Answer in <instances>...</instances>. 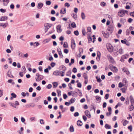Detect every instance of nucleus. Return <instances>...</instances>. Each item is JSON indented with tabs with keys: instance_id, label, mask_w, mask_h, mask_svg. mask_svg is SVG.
<instances>
[{
	"instance_id": "dca6fc26",
	"label": "nucleus",
	"mask_w": 134,
	"mask_h": 134,
	"mask_svg": "<svg viewBox=\"0 0 134 134\" xmlns=\"http://www.w3.org/2000/svg\"><path fill=\"white\" fill-rule=\"evenodd\" d=\"M87 35H90L91 34V28L90 27H88L87 28Z\"/></svg>"
},
{
	"instance_id": "864d4df0",
	"label": "nucleus",
	"mask_w": 134,
	"mask_h": 134,
	"mask_svg": "<svg viewBox=\"0 0 134 134\" xmlns=\"http://www.w3.org/2000/svg\"><path fill=\"white\" fill-rule=\"evenodd\" d=\"M132 126L131 125H130L128 127V129L130 130L131 132L132 130Z\"/></svg>"
},
{
	"instance_id": "9b49d317",
	"label": "nucleus",
	"mask_w": 134,
	"mask_h": 134,
	"mask_svg": "<svg viewBox=\"0 0 134 134\" xmlns=\"http://www.w3.org/2000/svg\"><path fill=\"white\" fill-rule=\"evenodd\" d=\"M8 18L7 16H2L1 18H0V21H5L7 20Z\"/></svg>"
},
{
	"instance_id": "39448f33",
	"label": "nucleus",
	"mask_w": 134,
	"mask_h": 134,
	"mask_svg": "<svg viewBox=\"0 0 134 134\" xmlns=\"http://www.w3.org/2000/svg\"><path fill=\"white\" fill-rule=\"evenodd\" d=\"M71 48L72 50L74 49L76 47V44L75 40L74 39H72L71 41Z\"/></svg>"
},
{
	"instance_id": "bf43d9fd",
	"label": "nucleus",
	"mask_w": 134,
	"mask_h": 134,
	"mask_svg": "<svg viewBox=\"0 0 134 134\" xmlns=\"http://www.w3.org/2000/svg\"><path fill=\"white\" fill-rule=\"evenodd\" d=\"M113 54H114V55L116 57L118 55L119 52L118 51H117V52H114Z\"/></svg>"
},
{
	"instance_id": "a878e982",
	"label": "nucleus",
	"mask_w": 134,
	"mask_h": 134,
	"mask_svg": "<svg viewBox=\"0 0 134 134\" xmlns=\"http://www.w3.org/2000/svg\"><path fill=\"white\" fill-rule=\"evenodd\" d=\"M1 26L4 28L5 27L8 25L7 23H1Z\"/></svg>"
},
{
	"instance_id": "49530a36",
	"label": "nucleus",
	"mask_w": 134,
	"mask_h": 134,
	"mask_svg": "<svg viewBox=\"0 0 134 134\" xmlns=\"http://www.w3.org/2000/svg\"><path fill=\"white\" fill-rule=\"evenodd\" d=\"M52 87V85L51 84H49L46 87L48 89H50Z\"/></svg>"
},
{
	"instance_id": "aec40b11",
	"label": "nucleus",
	"mask_w": 134,
	"mask_h": 134,
	"mask_svg": "<svg viewBox=\"0 0 134 134\" xmlns=\"http://www.w3.org/2000/svg\"><path fill=\"white\" fill-rule=\"evenodd\" d=\"M123 122V125L124 126H125L128 123V121L126 120H124L123 119L122 120V122Z\"/></svg>"
},
{
	"instance_id": "2eb2a0df",
	"label": "nucleus",
	"mask_w": 134,
	"mask_h": 134,
	"mask_svg": "<svg viewBox=\"0 0 134 134\" xmlns=\"http://www.w3.org/2000/svg\"><path fill=\"white\" fill-rule=\"evenodd\" d=\"M60 13L62 14H64L66 13V9L65 8H63L60 11Z\"/></svg>"
},
{
	"instance_id": "58836bf2",
	"label": "nucleus",
	"mask_w": 134,
	"mask_h": 134,
	"mask_svg": "<svg viewBox=\"0 0 134 134\" xmlns=\"http://www.w3.org/2000/svg\"><path fill=\"white\" fill-rule=\"evenodd\" d=\"M51 4V2L50 1H46V5H50Z\"/></svg>"
},
{
	"instance_id": "c756f323",
	"label": "nucleus",
	"mask_w": 134,
	"mask_h": 134,
	"mask_svg": "<svg viewBox=\"0 0 134 134\" xmlns=\"http://www.w3.org/2000/svg\"><path fill=\"white\" fill-rule=\"evenodd\" d=\"M105 127L107 129H110L111 128V126L110 125H109L107 124H106L105 126Z\"/></svg>"
},
{
	"instance_id": "4be33fe9",
	"label": "nucleus",
	"mask_w": 134,
	"mask_h": 134,
	"mask_svg": "<svg viewBox=\"0 0 134 134\" xmlns=\"http://www.w3.org/2000/svg\"><path fill=\"white\" fill-rule=\"evenodd\" d=\"M77 124L79 126H81L82 125V123L81 121L79 120L77 122Z\"/></svg>"
},
{
	"instance_id": "4d7b16f0",
	"label": "nucleus",
	"mask_w": 134,
	"mask_h": 134,
	"mask_svg": "<svg viewBox=\"0 0 134 134\" xmlns=\"http://www.w3.org/2000/svg\"><path fill=\"white\" fill-rule=\"evenodd\" d=\"M64 52L66 54H67L68 52V49H64Z\"/></svg>"
},
{
	"instance_id": "20e7f679",
	"label": "nucleus",
	"mask_w": 134,
	"mask_h": 134,
	"mask_svg": "<svg viewBox=\"0 0 134 134\" xmlns=\"http://www.w3.org/2000/svg\"><path fill=\"white\" fill-rule=\"evenodd\" d=\"M107 31H108L111 34L113 31L114 27L112 24L108 26V27L107 29Z\"/></svg>"
},
{
	"instance_id": "6e6d98bb",
	"label": "nucleus",
	"mask_w": 134,
	"mask_h": 134,
	"mask_svg": "<svg viewBox=\"0 0 134 134\" xmlns=\"http://www.w3.org/2000/svg\"><path fill=\"white\" fill-rule=\"evenodd\" d=\"M43 77H44V76L43 75H40V77L39 78H40L38 80H39V81H40L41 80L43 79Z\"/></svg>"
},
{
	"instance_id": "052dcab7",
	"label": "nucleus",
	"mask_w": 134,
	"mask_h": 134,
	"mask_svg": "<svg viewBox=\"0 0 134 134\" xmlns=\"http://www.w3.org/2000/svg\"><path fill=\"white\" fill-rule=\"evenodd\" d=\"M55 65V63L54 62H52L51 64V65L52 67H53Z\"/></svg>"
},
{
	"instance_id": "412c9836",
	"label": "nucleus",
	"mask_w": 134,
	"mask_h": 134,
	"mask_svg": "<svg viewBox=\"0 0 134 134\" xmlns=\"http://www.w3.org/2000/svg\"><path fill=\"white\" fill-rule=\"evenodd\" d=\"M111 71L115 72H117L118 71V69L115 66L113 67V69H111Z\"/></svg>"
},
{
	"instance_id": "a211bd4d",
	"label": "nucleus",
	"mask_w": 134,
	"mask_h": 134,
	"mask_svg": "<svg viewBox=\"0 0 134 134\" xmlns=\"http://www.w3.org/2000/svg\"><path fill=\"white\" fill-rule=\"evenodd\" d=\"M43 4L41 2H39L38 4L37 8L38 9H41L43 7Z\"/></svg>"
},
{
	"instance_id": "13d9d810",
	"label": "nucleus",
	"mask_w": 134,
	"mask_h": 134,
	"mask_svg": "<svg viewBox=\"0 0 134 134\" xmlns=\"http://www.w3.org/2000/svg\"><path fill=\"white\" fill-rule=\"evenodd\" d=\"M81 84L80 82L78 83L77 84V86L79 88H81Z\"/></svg>"
},
{
	"instance_id": "774afa93",
	"label": "nucleus",
	"mask_w": 134,
	"mask_h": 134,
	"mask_svg": "<svg viewBox=\"0 0 134 134\" xmlns=\"http://www.w3.org/2000/svg\"><path fill=\"white\" fill-rule=\"evenodd\" d=\"M130 15L131 16H132L134 17V11L130 12Z\"/></svg>"
},
{
	"instance_id": "4468645a",
	"label": "nucleus",
	"mask_w": 134,
	"mask_h": 134,
	"mask_svg": "<svg viewBox=\"0 0 134 134\" xmlns=\"http://www.w3.org/2000/svg\"><path fill=\"white\" fill-rule=\"evenodd\" d=\"M122 70L125 72L127 75H129L130 74V72L126 68H122Z\"/></svg>"
},
{
	"instance_id": "1a4fd4ad",
	"label": "nucleus",
	"mask_w": 134,
	"mask_h": 134,
	"mask_svg": "<svg viewBox=\"0 0 134 134\" xmlns=\"http://www.w3.org/2000/svg\"><path fill=\"white\" fill-rule=\"evenodd\" d=\"M102 34L103 35L104 37L108 38L109 36V34L108 32H105L103 31L102 32Z\"/></svg>"
},
{
	"instance_id": "0e129e2a",
	"label": "nucleus",
	"mask_w": 134,
	"mask_h": 134,
	"mask_svg": "<svg viewBox=\"0 0 134 134\" xmlns=\"http://www.w3.org/2000/svg\"><path fill=\"white\" fill-rule=\"evenodd\" d=\"M0 11L1 12L4 13L5 12L6 10L5 9H3L2 8H1L0 9Z\"/></svg>"
},
{
	"instance_id": "de8ad7c7",
	"label": "nucleus",
	"mask_w": 134,
	"mask_h": 134,
	"mask_svg": "<svg viewBox=\"0 0 134 134\" xmlns=\"http://www.w3.org/2000/svg\"><path fill=\"white\" fill-rule=\"evenodd\" d=\"M58 53L59 55L60 58H62L63 57V55L62 54V52Z\"/></svg>"
},
{
	"instance_id": "7ed1b4c3",
	"label": "nucleus",
	"mask_w": 134,
	"mask_h": 134,
	"mask_svg": "<svg viewBox=\"0 0 134 134\" xmlns=\"http://www.w3.org/2000/svg\"><path fill=\"white\" fill-rule=\"evenodd\" d=\"M129 54H125L122 55L120 59V61L122 62H124V59H126L127 58L129 57Z\"/></svg>"
},
{
	"instance_id": "5701e85b",
	"label": "nucleus",
	"mask_w": 134,
	"mask_h": 134,
	"mask_svg": "<svg viewBox=\"0 0 134 134\" xmlns=\"http://www.w3.org/2000/svg\"><path fill=\"white\" fill-rule=\"evenodd\" d=\"M36 75L37 76V78H35V79L36 81H37L39 82V80H38L39 79V78L40 77V75L38 73H37L36 74Z\"/></svg>"
},
{
	"instance_id": "f704fd0d",
	"label": "nucleus",
	"mask_w": 134,
	"mask_h": 134,
	"mask_svg": "<svg viewBox=\"0 0 134 134\" xmlns=\"http://www.w3.org/2000/svg\"><path fill=\"white\" fill-rule=\"evenodd\" d=\"M70 131L71 132H73L74 131V129L72 126H71L70 127Z\"/></svg>"
},
{
	"instance_id": "69168bd1",
	"label": "nucleus",
	"mask_w": 134,
	"mask_h": 134,
	"mask_svg": "<svg viewBox=\"0 0 134 134\" xmlns=\"http://www.w3.org/2000/svg\"><path fill=\"white\" fill-rule=\"evenodd\" d=\"M82 118L85 121H86L87 120V118L86 116L85 115H83L82 116Z\"/></svg>"
},
{
	"instance_id": "6e6552de",
	"label": "nucleus",
	"mask_w": 134,
	"mask_h": 134,
	"mask_svg": "<svg viewBox=\"0 0 134 134\" xmlns=\"http://www.w3.org/2000/svg\"><path fill=\"white\" fill-rule=\"evenodd\" d=\"M101 55V54L100 52L99 51H98L97 52V56L96 58L98 62H99L100 61Z\"/></svg>"
},
{
	"instance_id": "c03bdc74",
	"label": "nucleus",
	"mask_w": 134,
	"mask_h": 134,
	"mask_svg": "<svg viewBox=\"0 0 134 134\" xmlns=\"http://www.w3.org/2000/svg\"><path fill=\"white\" fill-rule=\"evenodd\" d=\"M73 17L76 20L77 18V15L76 14L73 13Z\"/></svg>"
},
{
	"instance_id": "f8f14e48",
	"label": "nucleus",
	"mask_w": 134,
	"mask_h": 134,
	"mask_svg": "<svg viewBox=\"0 0 134 134\" xmlns=\"http://www.w3.org/2000/svg\"><path fill=\"white\" fill-rule=\"evenodd\" d=\"M61 73L60 71L56 70L53 72V74L55 76H59Z\"/></svg>"
},
{
	"instance_id": "4c0bfd02",
	"label": "nucleus",
	"mask_w": 134,
	"mask_h": 134,
	"mask_svg": "<svg viewBox=\"0 0 134 134\" xmlns=\"http://www.w3.org/2000/svg\"><path fill=\"white\" fill-rule=\"evenodd\" d=\"M96 98L97 100H101V97L98 96H96Z\"/></svg>"
},
{
	"instance_id": "f257e3e1",
	"label": "nucleus",
	"mask_w": 134,
	"mask_h": 134,
	"mask_svg": "<svg viewBox=\"0 0 134 134\" xmlns=\"http://www.w3.org/2000/svg\"><path fill=\"white\" fill-rule=\"evenodd\" d=\"M128 12V11L127 10H122L119 11L118 13V14L119 16L122 17L124 16L125 13H127Z\"/></svg>"
},
{
	"instance_id": "473e14b6",
	"label": "nucleus",
	"mask_w": 134,
	"mask_h": 134,
	"mask_svg": "<svg viewBox=\"0 0 134 134\" xmlns=\"http://www.w3.org/2000/svg\"><path fill=\"white\" fill-rule=\"evenodd\" d=\"M119 53L120 54H122L124 53L123 50L122 48H120L119 50Z\"/></svg>"
},
{
	"instance_id": "7c9ffc66",
	"label": "nucleus",
	"mask_w": 134,
	"mask_h": 134,
	"mask_svg": "<svg viewBox=\"0 0 134 134\" xmlns=\"http://www.w3.org/2000/svg\"><path fill=\"white\" fill-rule=\"evenodd\" d=\"M71 72L70 70H69L66 73V75L67 76H70L71 74Z\"/></svg>"
},
{
	"instance_id": "393cba45",
	"label": "nucleus",
	"mask_w": 134,
	"mask_h": 134,
	"mask_svg": "<svg viewBox=\"0 0 134 134\" xmlns=\"http://www.w3.org/2000/svg\"><path fill=\"white\" fill-rule=\"evenodd\" d=\"M53 87L54 88H55L58 85V83L57 82H54L53 83Z\"/></svg>"
},
{
	"instance_id": "680f3d73",
	"label": "nucleus",
	"mask_w": 134,
	"mask_h": 134,
	"mask_svg": "<svg viewBox=\"0 0 134 134\" xmlns=\"http://www.w3.org/2000/svg\"><path fill=\"white\" fill-rule=\"evenodd\" d=\"M79 115V113L78 112H76L74 114V116L75 117L78 116Z\"/></svg>"
},
{
	"instance_id": "ddd939ff",
	"label": "nucleus",
	"mask_w": 134,
	"mask_h": 134,
	"mask_svg": "<svg viewBox=\"0 0 134 134\" xmlns=\"http://www.w3.org/2000/svg\"><path fill=\"white\" fill-rule=\"evenodd\" d=\"M7 76L11 78H14V76L13 75L12 73V71L9 70L7 72Z\"/></svg>"
},
{
	"instance_id": "9d476101",
	"label": "nucleus",
	"mask_w": 134,
	"mask_h": 134,
	"mask_svg": "<svg viewBox=\"0 0 134 134\" xmlns=\"http://www.w3.org/2000/svg\"><path fill=\"white\" fill-rule=\"evenodd\" d=\"M85 115L89 118H91V115L90 112L88 110H86L85 111Z\"/></svg>"
},
{
	"instance_id": "79ce46f5",
	"label": "nucleus",
	"mask_w": 134,
	"mask_h": 134,
	"mask_svg": "<svg viewBox=\"0 0 134 134\" xmlns=\"http://www.w3.org/2000/svg\"><path fill=\"white\" fill-rule=\"evenodd\" d=\"M3 2H4V5H7V4H5V3L6 2L7 3H8L9 2V0H3Z\"/></svg>"
},
{
	"instance_id": "09e8293b",
	"label": "nucleus",
	"mask_w": 134,
	"mask_h": 134,
	"mask_svg": "<svg viewBox=\"0 0 134 134\" xmlns=\"http://www.w3.org/2000/svg\"><path fill=\"white\" fill-rule=\"evenodd\" d=\"M74 33L75 34V35L76 36H78L79 35V32L77 30L74 31Z\"/></svg>"
},
{
	"instance_id": "2f4dec72",
	"label": "nucleus",
	"mask_w": 134,
	"mask_h": 134,
	"mask_svg": "<svg viewBox=\"0 0 134 134\" xmlns=\"http://www.w3.org/2000/svg\"><path fill=\"white\" fill-rule=\"evenodd\" d=\"M82 33L83 36H85L86 35V32L85 29L84 28H83L82 29Z\"/></svg>"
},
{
	"instance_id": "f03ea898",
	"label": "nucleus",
	"mask_w": 134,
	"mask_h": 134,
	"mask_svg": "<svg viewBox=\"0 0 134 134\" xmlns=\"http://www.w3.org/2000/svg\"><path fill=\"white\" fill-rule=\"evenodd\" d=\"M107 57L110 63L114 64L115 63V61L114 60V59L110 54L107 55Z\"/></svg>"
},
{
	"instance_id": "603ef678",
	"label": "nucleus",
	"mask_w": 134,
	"mask_h": 134,
	"mask_svg": "<svg viewBox=\"0 0 134 134\" xmlns=\"http://www.w3.org/2000/svg\"><path fill=\"white\" fill-rule=\"evenodd\" d=\"M109 97V94H106L104 97V98L105 99H107Z\"/></svg>"
},
{
	"instance_id": "72a5a7b5",
	"label": "nucleus",
	"mask_w": 134,
	"mask_h": 134,
	"mask_svg": "<svg viewBox=\"0 0 134 134\" xmlns=\"http://www.w3.org/2000/svg\"><path fill=\"white\" fill-rule=\"evenodd\" d=\"M81 17L82 19H85V16L84 13L82 12L81 13Z\"/></svg>"
},
{
	"instance_id": "e433bc0d",
	"label": "nucleus",
	"mask_w": 134,
	"mask_h": 134,
	"mask_svg": "<svg viewBox=\"0 0 134 134\" xmlns=\"http://www.w3.org/2000/svg\"><path fill=\"white\" fill-rule=\"evenodd\" d=\"M71 26L73 28H75L76 27V24L74 22H73L71 24Z\"/></svg>"
},
{
	"instance_id": "b1692460",
	"label": "nucleus",
	"mask_w": 134,
	"mask_h": 134,
	"mask_svg": "<svg viewBox=\"0 0 134 134\" xmlns=\"http://www.w3.org/2000/svg\"><path fill=\"white\" fill-rule=\"evenodd\" d=\"M87 38L88 40V43H90L92 41V38L91 37L90 35H88Z\"/></svg>"
},
{
	"instance_id": "3c124183",
	"label": "nucleus",
	"mask_w": 134,
	"mask_h": 134,
	"mask_svg": "<svg viewBox=\"0 0 134 134\" xmlns=\"http://www.w3.org/2000/svg\"><path fill=\"white\" fill-rule=\"evenodd\" d=\"M107 49L110 52H112L113 51V49L110 47H108Z\"/></svg>"
},
{
	"instance_id": "f3484780",
	"label": "nucleus",
	"mask_w": 134,
	"mask_h": 134,
	"mask_svg": "<svg viewBox=\"0 0 134 134\" xmlns=\"http://www.w3.org/2000/svg\"><path fill=\"white\" fill-rule=\"evenodd\" d=\"M83 52V49L82 48H80L79 49V53L78 54L79 57H80L81 56L82 53Z\"/></svg>"
},
{
	"instance_id": "a18cd8bd",
	"label": "nucleus",
	"mask_w": 134,
	"mask_h": 134,
	"mask_svg": "<svg viewBox=\"0 0 134 134\" xmlns=\"http://www.w3.org/2000/svg\"><path fill=\"white\" fill-rule=\"evenodd\" d=\"M68 86L69 87L70 90H72L73 89V88L72 87V85L71 83H69L68 84Z\"/></svg>"
},
{
	"instance_id": "cd10ccee",
	"label": "nucleus",
	"mask_w": 134,
	"mask_h": 134,
	"mask_svg": "<svg viewBox=\"0 0 134 134\" xmlns=\"http://www.w3.org/2000/svg\"><path fill=\"white\" fill-rule=\"evenodd\" d=\"M129 110L130 111L132 110L134 108V107L133 105L131 104L129 107Z\"/></svg>"
},
{
	"instance_id": "6ab92c4d",
	"label": "nucleus",
	"mask_w": 134,
	"mask_h": 134,
	"mask_svg": "<svg viewBox=\"0 0 134 134\" xmlns=\"http://www.w3.org/2000/svg\"><path fill=\"white\" fill-rule=\"evenodd\" d=\"M126 100H134L133 98L131 95L129 97H127L126 98Z\"/></svg>"
},
{
	"instance_id": "bb28decb",
	"label": "nucleus",
	"mask_w": 134,
	"mask_h": 134,
	"mask_svg": "<svg viewBox=\"0 0 134 134\" xmlns=\"http://www.w3.org/2000/svg\"><path fill=\"white\" fill-rule=\"evenodd\" d=\"M120 21L121 23L124 24V23L126 22V20L125 19L121 18L120 19Z\"/></svg>"
},
{
	"instance_id": "37998d69",
	"label": "nucleus",
	"mask_w": 134,
	"mask_h": 134,
	"mask_svg": "<svg viewBox=\"0 0 134 134\" xmlns=\"http://www.w3.org/2000/svg\"><path fill=\"white\" fill-rule=\"evenodd\" d=\"M18 52L19 53L18 54V55L20 57H23V53H22L20 51H19Z\"/></svg>"
},
{
	"instance_id": "a19ab883",
	"label": "nucleus",
	"mask_w": 134,
	"mask_h": 134,
	"mask_svg": "<svg viewBox=\"0 0 134 134\" xmlns=\"http://www.w3.org/2000/svg\"><path fill=\"white\" fill-rule=\"evenodd\" d=\"M63 46L64 48H68V46L67 43V42H64L63 45Z\"/></svg>"
},
{
	"instance_id": "5fc2aeb1",
	"label": "nucleus",
	"mask_w": 134,
	"mask_h": 134,
	"mask_svg": "<svg viewBox=\"0 0 134 134\" xmlns=\"http://www.w3.org/2000/svg\"><path fill=\"white\" fill-rule=\"evenodd\" d=\"M11 96L13 98H15L16 97V95L14 93H11Z\"/></svg>"
},
{
	"instance_id": "0eeeda50",
	"label": "nucleus",
	"mask_w": 134,
	"mask_h": 134,
	"mask_svg": "<svg viewBox=\"0 0 134 134\" xmlns=\"http://www.w3.org/2000/svg\"><path fill=\"white\" fill-rule=\"evenodd\" d=\"M56 29L57 32L59 33H60L62 30L61 28V26L60 25H59L57 26Z\"/></svg>"
},
{
	"instance_id": "ea45409f",
	"label": "nucleus",
	"mask_w": 134,
	"mask_h": 134,
	"mask_svg": "<svg viewBox=\"0 0 134 134\" xmlns=\"http://www.w3.org/2000/svg\"><path fill=\"white\" fill-rule=\"evenodd\" d=\"M105 3L104 2H102L100 3V5L103 7L105 6Z\"/></svg>"
},
{
	"instance_id": "c9c22d12",
	"label": "nucleus",
	"mask_w": 134,
	"mask_h": 134,
	"mask_svg": "<svg viewBox=\"0 0 134 134\" xmlns=\"http://www.w3.org/2000/svg\"><path fill=\"white\" fill-rule=\"evenodd\" d=\"M61 67H62V68H61L62 69H61V70H62L64 71L66 70V68L64 65H62Z\"/></svg>"
},
{
	"instance_id": "423d86ee",
	"label": "nucleus",
	"mask_w": 134,
	"mask_h": 134,
	"mask_svg": "<svg viewBox=\"0 0 134 134\" xmlns=\"http://www.w3.org/2000/svg\"><path fill=\"white\" fill-rule=\"evenodd\" d=\"M52 25L48 23H45L44 24V29L48 30L52 26Z\"/></svg>"
},
{
	"instance_id": "e2e57ef3",
	"label": "nucleus",
	"mask_w": 134,
	"mask_h": 134,
	"mask_svg": "<svg viewBox=\"0 0 134 134\" xmlns=\"http://www.w3.org/2000/svg\"><path fill=\"white\" fill-rule=\"evenodd\" d=\"M65 6H66L67 8L69 7L70 6V4L68 3H66L64 5Z\"/></svg>"
},
{
	"instance_id": "338daca9",
	"label": "nucleus",
	"mask_w": 134,
	"mask_h": 134,
	"mask_svg": "<svg viewBox=\"0 0 134 134\" xmlns=\"http://www.w3.org/2000/svg\"><path fill=\"white\" fill-rule=\"evenodd\" d=\"M63 98L65 99L68 97L67 95L65 94H63Z\"/></svg>"
},
{
	"instance_id": "c85d7f7f",
	"label": "nucleus",
	"mask_w": 134,
	"mask_h": 134,
	"mask_svg": "<svg viewBox=\"0 0 134 134\" xmlns=\"http://www.w3.org/2000/svg\"><path fill=\"white\" fill-rule=\"evenodd\" d=\"M83 77L85 79H88V76L86 74L84 73L83 74Z\"/></svg>"
},
{
	"instance_id": "8fccbe9b",
	"label": "nucleus",
	"mask_w": 134,
	"mask_h": 134,
	"mask_svg": "<svg viewBox=\"0 0 134 134\" xmlns=\"http://www.w3.org/2000/svg\"><path fill=\"white\" fill-rule=\"evenodd\" d=\"M72 71L74 73H76L77 71V70L75 68H74L72 70Z\"/></svg>"
}]
</instances>
